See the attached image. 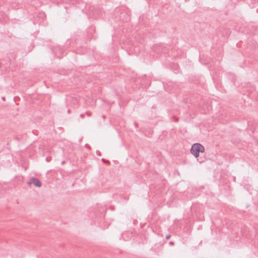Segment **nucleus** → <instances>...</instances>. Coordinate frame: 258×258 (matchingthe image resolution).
Listing matches in <instances>:
<instances>
[{
    "label": "nucleus",
    "instance_id": "1",
    "mask_svg": "<svg viewBox=\"0 0 258 258\" xmlns=\"http://www.w3.org/2000/svg\"><path fill=\"white\" fill-rule=\"evenodd\" d=\"M204 151V147L199 143L194 144L190 149L191 153L196 158L199 157L200 152L203 153Z\"/></svg>",
    "mask_w": 258,
    "mask_h": 258
},
{
    "label": "nucleus",
    "instance_id": "2",
    "mask_svg": "<svg viewBox=\"0 0 258 258\" xmlns=\"http://www.w3.org/2000/svg\"><path fill=\"white\" fill-rule=\"evenodd\" d=\"M33 184L35 186L40 187L41 186V183L40 181L36 178L32 177L30 181L28 182V184L30 185Z\"/></svg>",
    "mask_w": 258,
    "mask_h": 258
},
{
    "label": "nucleus",
    "instance_id": "3",
    "mask_svg": "<svg viewBox=\"0 0 258 258\" xmlns=\"http://www.w3.org/2000/svg\"><path fill=\"white\" fill-rule=\"evenodd\" d=\"M102 161L104 162H106V163H109V161H106V160L104 159H102Z\"/></svg>",
    "mask_w": 258,
    "mask_h": 258
},
{
    "label": "nucleus",
    "instance_id": "4",
    "mask_svg": "<svg viewBox=\"0 0 258 258\" xmlns=\"http://www.w3.org/2000/svg\"><path fill=\"white\" fill-rule=\"evenodd\" d=\"M80 116L82 118H84V114H81Z\"/></svg>",
    "mask_w": 258,
    "mask_h": 258
},
{
    "label": "nucleus",
    "instance_id": "5",
    "mask_svg": "<svg viewBox=\"0 0 258 258\" xmlns=\"http://www.w3.org/2000/svg\"><path fill=\"white\" fill-rule=\"evenodd\" d=\"M86 114L88 116H91V113L90 112H86Z\"/></svg>",
    "mask_w": 258,
    "mask_h": 258
},
{
    "label": "nucleus",
    "instance_id": "6",
    "mask_svg": "<svg viewBox=\"0 0 258 258\" xmlns=\"http://www.w3.org/2000/svg\"><path fill=\"white\" fill-rule=\"evenodd\" d=\"M170 235H167V236H166V238L167 239H169L170 238Z\"/></svg>",
    "mask_w": 258,
    "mask_h": 258
},
{
    "label": "nucleus",
    "instance_id": "7",
    "mask_svg": "<svg viewBox=\"0 0 258 258\" xmlns=\"http://www.w3.org/2000/svg\"><path fill=\"white\" fill-rule=\"evenodd\" d=\"M169 244H170V245H173V244H174V242H173V241H170V242H169Z\"/></svg>",
    "mask_w": 258,
    "mask_h": 258
},
{
    "label": "nucleus",
    "instance_id": "8",
    "mask_svg": "<svg viewBox=\"0 0 258 258\" xmlns=\"http://www.w3.org/2000/svg\"><path fill=\"white\" fill-rule=\"evenodd\" d=\"M102 118H103V119H105V116L104 115H102Z\"/></svg>",
    "mask_w": 258,
    "mask_h": 258
},
{
    "label": "nucleus",
    "instance_id": "9",
    "mask_svg": "<svg viewBox=\"0 0 258 258\" xmlns=\"http://www.w3.org/2000/svg\"><path fill=\"white\" fill-rule=\"evenodd\" d=\"M68 113H70V109H69V110H68Z\"/></svg>",
    "mask_w": 258,
    "mask_h": 258
},
{
    "label": "nucleus",
    "instance_id": "10",
    "mask_svg": "<svg viewBox=\"0 0 258 258\" xmlns=\"http://www.w3.org/2000/svg\"><path fill=\"white\" fill-rule=\"evenodd\" d=\"M135 125H136V126H137V125H137V123H136V122H135Z\"/></svg>",
    "mask_w": 258,
    "mask_h": 258
}]
</instances>
